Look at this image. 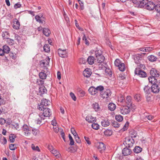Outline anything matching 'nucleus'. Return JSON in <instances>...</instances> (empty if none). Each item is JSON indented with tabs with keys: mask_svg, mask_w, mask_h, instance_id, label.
Wrapping results in <instances>:
<instances>
[{
	"mask_svg": "<svg viewBox=\"0 0 160 160\" xmlns=\"http://www.w3.org/2000/svg\"><path fill=\"white\" fill-rule=\"evenodd\" d=\"M141 2L145 4L146 8L149 10H152L155 8V4L152 2H149L146 3L145 1L143 0Z\"/></svg>",
	"mask_w": 160,
	"mask_h": 160,
	"instance_id": "obj_1",
	"label": "nucleus"
},
{
	"mask_svg": "<svg viewBox=\"0 0 160 160\" xmlns=\"http://www.w3.org/2000/svg\"><path fill=\"white\" fill-rule=\"evenodd\" d=\"M134 142V140L132 138H130L129 137H126L125 138L124 144L126 145V147H128L130 148L132 146Z\"/></svg>",
	"mask_w": 160,
	"mask_h": 160,
	"instance_id": "obj_2",
	"label": "nucleus"
},
{
	"mask_svg": "<svg viewBox=\"0 0 160 160\" xmlns=\"http://www.w3.org/2000/svg\"><path fill=\"white\" fill-rule=\"evenodd\" d=\"M111 92L110 90L107 89L104 90L103 91L100 92V96L103 98H107L111 96Z\"/></svg>",
	"mask_w": 160,
	"mask_h": 160,
	"instance_id": "obj_3",
	"label": "nucleus"
},
{
	"mask_svg": "<svg viewBox=\"0 0 160 160\" xmlns=\"http://www.w3.org/2000/svg\"><path fill=\"white\" fill-rule=\"evenodd\" d=\"M131 107L128 106H125L122 107L120 109L121 113L123 114H127L129 113L130 111Z\"/></svg>",
	"mask_w": 160,
	"mask_h": 160,
	"instance_id": "obj_4",
	"label": "nucleus"
},
{
	"mask_svg": "<svg viewBox=\"0 0 160 160\" xmlns=\"http://www.w3.org/2000/svg\"><path fill=\"white\" fill-rule=\"evenodd\" d=\"M40 113L44 118L47 117H49L52 114L50 109L47 108H44L42 112H40Z\"/></svg>",
	"mask_w": 160,
	"mask_h": 160,
	"instance_id": "obj_5",
	"label": "nucleus"
},
{
	"mask_svg": "<svg viewBox=\"0 0 160 160\" xmlns=\"http://www.w3.org/2000/svg\"><path fill=\"white\" fill-rule=\"evenodd\" d=\"M36 118L35 121L37 122V123L38 124H42L44 123L45 122L43 121L45 119V118L43 117L42 115L40 113L39 114H36L35 115Z\"/></svg>",
	"mask_w": 160,
	"mask_h": 160,
	"instance_id": "obj_6",
	"label": "nucleus"
},
{
	"mask_svg": "<svg viewBox=\"0 0 160 160\" xmlns=\"http://www.w3.org/2000/svg\"><path fill=\"white\" fill-rule=\"evenodd\" d=\"M133 59L135 62L137 64H140L141 62H143V60L141 56L139 54L135 55L133 56Z\"/></svg>",
	"mask_w": 160,
	"mask_h": 160,
	"instance_id": "obj_7",
	"label": "nucleus"
},
{
	"mask_svg": "<svg viewBox=\"0 0 160 160\" xmlns=\"http://www.w3.org/2000/svg\"><path fill=\"white\" fill-rule=\"evenodd\" d=\"M135 74L138 75L139 77L142 78L146 77L147 76L146 72L141 70H139L138 68H136L135 71Z\"/></svg>",
	"mask_w": 160,
	"mask_h": 160,
	"instance_id": "obj_8",
	"label": "nucleus"
},
{
	"mask_svg": "<svg viewBox=\"0 0 160 160\" xmlns=\"http://www.w3.org/2000/svg\"><path fill=\"white\" fill-rule=\"evenodd\" d=\"M58 55L60 57L63 58L68 57V52L66 50H62L59 48L58 49Z\"/></svg>",
	"mask_w": 160,
	"mask_h": 160,
	"instance_id": "obj_9",
	"label": "nucleus"
},
{
	"mask_svg": "<svg viewBox=\"0 0 160 160\" xmlns=\"http://www.w3.org/2000/svg\"><path fill=\"white\" fill-rule=\"evenodd\" d=\"M151 88L152 92L154 93H158L160 91L159 88L158 86L156 84L152 85Z\"/></svg>",
	"mask_w": 160,
	"mask_h": 160,
	"instance_id": "obj_10",
	"label": "nucleus"
},
{
	"mask_svg": "<svg viewBox=\"0 0 160 160\" xmlns=\"http://www.w3.org/2000/svg\"><path fill=\"white\" fill-rule=\"evenodd\" d=\"M126 102L128 106H130L131 108L134 109L135 106L134 105L132 104V98L131 96H127L126 98Z\"/></svg>",
	"mask_w": 160,
	"mask_h": 160,
	"instance_id": "obj_11",
	"label": "nucleus"
},
{
	"mask_svg": "<svg viewBox=\"0 0 160 160\" xmlns=\"http://www.w3.org/2000/svg\"><path fill=\"white\" fill-rule=\"evenodd\" d=\"M97 146L98 149L101 152L102 151H104L105 149L106 146L102 142L98 143Z\"/></svg>",
	"mask_w": 160,
	"mask_h": 160,
	"instance_id": "obj_12",
	"label": "nucleus"
},
{
	"mask_svg": "<svg viewBox=\"0 0 160 160\" xmlns=\"http://www.w3.org/2000/svg\"><path fill=\"white\" fill-rule=\"evenodd\" d=\"M50 59L48 57H47L45 59L42 60L40 62L41 65L42 67H46L49 64Z\"/></svg>",
	"mask_w": 160,
	"mask_h": 160,
	"instance_id": "obj_13",
	"label": "nucleus"
},
{
	"mask_svg": "<svg viewBox=\"0 0 160 160\" xmlns=\"http://www.w3.org/2000/svg\"><path fill=\"white\" fill-rule=\"evenodd\" d=\"M150 74L152 76L155 77H158L159 74L158 71L154 68H152L150 71Z\"/></svg>",
	"mask_w": 160,
	"mask_h": 160,
	"instance_id": "obj_14",
	"label": "nucleus"
},
{
	"mask_svg": "<svg viewBox=\"0 0 160 160\" xmlns=\"http://www.w3.org/2000/svg\"><path fill=\"white\" fill-rule=\"evenodd\" d=\"M131 152V150L126 147L123 149L122 151V154L125 156H128L130 155Z\"/></svg>",
	"mask_w": 160,
	"mask_h": 160,
	"instance_id": "obj_15",
	"label": "nucleus"
},
{
	"mask_svg": "<svg viewBox=\"0 0 160 160\" xmlns=\"http://www.w3.org/2000/svg\"><path fill=\"white\" fill-rule=\"evenodd\" d=\"M36 21L40 23H43V22H45V18L42 15L39 16L36 15L35 17Z\"/></svg>",
	"mask_w": 160,
	"mask_h": 160,
	"instance_id": "obj_16",
	"label": "nucleus"
},
{
	"mask_svg": "<svg viewBox=\"0 0 160 160\" xmlns=\"http://www.w3.org/2000/svg\"><path fill=\"white\" fill-rule=\"evenodd\" d=\"M101 125L103 127H107L110 125V122L107 118H104L101 122Z\"/></svg>",
	"mask_w": 160,
	"mask_h": 160,
	"instance_id": "obj_17",
	"label": "nucleus"
},
{
	"mask_svg": "<svg viewBox=\"0 0 160 160\" xmlns=\"http://www.w3.org/2000/svg\"><path fill=\"white\" fill-rule=\"evenodd\" d=\"M20 25V23L19 21L17 19H15L14 20L13 28L15 29H18L19 28Z\"/></svg>",
	"mask_w": 160,
	"mask_h": 160,
	"instance_id": "obj_18",
	"label": "nucleus"
},
{
	"mask_svg": "<svg viewBox=\"0 0 160 160\" xmlns=\"http://www.w3.org/2000/svg\"><path fill=\"white\" fill-rule=\"evenodd\" d=\"M91 74L92 72L90 70L88 69H85L83 72V74L84 76L87 78L90 77Z\"/></svg>",
	"mask_w": 160,
	"mask_h": 160,
	"instance_id": "obj_19",
	"label": "nucleus"
},
{
	"mask_svg": "<svg viewBox=\"0 0 160 160\" xmlns=\"http://www.w3.org/2000/svg\"><path fill=\"white\" fill-rule=\"evenodd\" d=\"M88 91L89 93L92 95H95L97 93L96 88L93 86L89 88Z\"/></svg>",
	"mask_w": 160,
	"mask_h": 160,
	"instance_id": "obj_20",
	"label": "nucleus"
},
{
	"mask_svg": "<svg viewBox=\"0 0 160 160\" xmlns=\"http://www.w3.org/2000/svg\"><path fill=\"white\" fill-rule=\"evenodd\" d=\"M51 152L57 158H60L61 156L60 153L55 149L51 151Z\"/></svg>",
	"mask_w": 160,
	"mask_h": 160,
	"instance_id": "obj_21",
	"label": "nucleus"
},
{
	"mask_svg": "<svg viewBox=\"0 0 160 160\" xmlns=\"http://www.w3.org/2000/svg\"><path fill=\"white\" fill-rule=\"evenodd\" d=\"M155 78V77L152 76L151 77H149L148 78L149 82L152 85L154 84H156V83L157 82V80Z\"/></svg>",
	"mask_w": 160,
	"mask_h": 160,
	"instance_id": "obj_22",
	"label": "nucleus"
},
{
	"mask_svg": "<svg viewBox=\"0 0 160 160\" xmlns=\"http://www.w3.org/2000/svg\"><path fill=\"white\" fill-rule=\"evenodd\" d=\"M99 65V68H101V69H105V72L106 73L110 75H111L112 74V72L110 69L109 68H106L105 67H102V65L100 64Z\"/></svg>",
	"mask_w": 160,
	"mask_h": 160,
	"instance_id": "obj_23",
	"label": "nucleus"
},
{
	"mask_svg": "<svg viewBox=\"0 0 160 160\" xmlns=\"http://www.w3.org/2000/svg\"><path fill=\"white\" fill-rule=\"evenodd\" d=\"M86 120L89 123H93L96 120V118L91 116H88L86 118Z\"/></svg>",
	"mask_w": 160,
	"mask_h": 160,
	"instance_id": "obj_24",
	"label": "nucleus"
},
{
	"mask_svg": "<svg viewBox=\"0 0 160 160\" xmlns=\"http://www.w3.org/2000/svg\"><path fill=\"white\" fill-rule=\"evenodd\" d=\"M92 106L95 111H98L100 109V106L98 103H93L92 104Z\"/></svg>",
	"mask_w": 160,
	"mask_h": 160,
	"instance_id": "obj_25",
	"label": "nucleus"
},
{
	"mask_svg": "<svg viewBox=\"0 0 160 160\" xmlns=\"http://www.w3.org/2000/svg\"><path fill=\"white\" fill-rule=\"evenodd\" d=\"M94 60H95V59L93 57L89 56L88 58L87 61L89 64L92 65L94 63Z\"/></svg>",
	"mask_w": 160,
	"mask_h": 160,
	"instance_id": "obj_26",
	"label": "nucleus"
},
{
	"mask_svg": "<svg viewBox=\"0 0 160 160\" xmlns=\"http://www.w3.org/2000/svg\"><path fill=\"white\" fill-rule=\"evenodd\" d=\"M108 108L111 111H113L116 108V106L113 103H110L108 105Z\"/></svg>",
	"mask_w": 160,
	"mask_h": 160,
	"instance_id": "obj_27",
	"label": "nucleus"
},
{
	"mask_svg": "<svg viewBox=\"0 0 160 160\" xmlns=\"http://www.w3.org/2000/svg\"><path fill=\"white\" fill-rule=\"evenodd\" d=\"M104 57L102 55L99 57V58H97L95 59V61L97 60L98 63H101L103 62L104 60Z\"/></svg>",
	"mask_w": 160,
	"mask_h": 160,
	"instance_id": "obj_28",
	"label": "nucleus"
},
{
	"mask_svg": "<svg viewBox=\"0 0 160 160\" xmlns=\"http://www.w3.org/2000/svg\"><path fill=\"white\" fill-rule=\"evenodd\" d=\"M150 89H151V88L150 87L148 86H145L143 88V90L145 93V95L150 93Z\"/></svg>",
	"mask_w": 160,
	"mask_h": 160,
	"instance_id": "obj_29",
	"label": "nucleus"
},
{
	"mask_svg": "<svg viewBox=\"0 0 160 160\" xmlns=\"http://www.w3.org/2000/svg\"><path fill=\"white\" fill-rule=\"evenodd\" d=\"M43 34L46 36L48 37L51 33L50 31L47 28H44L43 30Z\"/></svg>",
	"mask_w": 160,
	"mask_h": 160,
	"instance_id": "obj_30",
	"label": "nucleus"
},
{
	"mask_svg": "<svg viewBox=\"0 0 160 160\" xmlns=\"http://www.w3.org/2000/svg\"><path fill=\"white\" fill-rule=\"evenodd\" d=\"M142 151V148L139 146H137L133 149L134 152L136 153H139Z\"/></svg>",
	"mask_w": 160,
	"mask_h": 160,
	"instance_id": "obj_31",
	"label": "nucleus"
},
{
	"mask_svg": "<svg viewBox=\"0 0 160 160\" xmlns=\"http://www.w3.org/2000/svg\"><path fill=\"white\" fill-rule=\"evenodd\" d=\"M119 69L122 72L124 71L125 70V65L123 63H121L118 67Z\"/></svg>",
	"mask_w": 160,
	"mask_h": 160,
	"instance_id": "obj_32",
	"label": "nucleus"
},
{
	"mask_svg": "<svg viewBox=\"0 0 160 160\" xmlns=\"http://www.w3.org/2000/svg\"><path fill=\"white\" fill-rule=\"evenodd\" d=\"M49 102H48L46 99H43L41 101V103L42 104V105L46 107L49 104L48 103Z\"/></svg>",
	"mask_w": 160,
	"mask_h": 160,
	"instance_id": "obj_33",
	"label": "nucleus"
},
{
	"mask_svg": "<svg viewBox=\"0 0 160 160\" xmlns=\"http://www.w3.org/2000/svg\"><path fill=\"white\" fill-rule=\"evenodd\" d=\"M3 50L4 53H8L10 51V49L9 47L7 45H4L3 47Z\"/></svg>",
	"mask_w": 160,
	"mask_h": 160,
	"instance_id": "obj_34",
	"label": "nucleus"
},
{
	"mask_svg": "<svg viewBox=\"0 0 160 160\" xmlns=\"http://www.w3.org/2000/svg\"><path fill=\"white\" fill-rule=\"evenodd\" d=\"M11 126H12V128H14L16 130H19V125L18 123H16L14 122H12L11 125Z\"/></svg>",
	"mask_w": 160,
	"mask_h": 160,
	"instance_id": "obj_35",
	"label": "nucleus"
},
{
	"mask_svg": "<svg viewBox=\"0 0 160 160\" xmlns=\"http://www.w3.org/2000/svg\"><path fill=\"white\" fill-rule=\"evenodd\" d=\"M148 59L151 62H154L156 61L157 58L153 55H151L148 57Z\"/></svg>",
	"mask_w": 160,
	"mask_h": 160,
	"instance_id": "obj_36",
	"label": "nucleus"
},
{
	"mask_svg": "<svg viewBox=\"0 0 160 160\" xmlns=\"http://www.w3.org/2000/svg\"><path fill=\"white\" fill-rule=\"evenodd\" d=\"M39 92L42 94H43L44 93L46 92L47 90L46 88L43 86L40 87L39 88Z\"/></svg>",
	"mask_w": 160,
	"mask_h": 160,
	"instance_id": "obj_37",
	"label": "nucleus"
},
{
	"mask_svg": "<svg viewBox=\"0 0 160 160\" xmlns=\"http://www.w3.org/2000/svg\"><path fill=\"white\" fill-rule=\"evenodd\" d=\"M30 128L28 125L24 124L22 127V130L24 133L25 132H27L26 131H27Z\"/></svg>",
	"mask_w": 160,
	"mask_h": 160,
	"instance_id": "obj_38",
	"label": "nucleus"
},
{
	"mask_svg": "<svg viewBox=\"0 0 160 160\" xmlns=\"http://www.w3.org/2000/svg\"><path fill=\"white\" fill-rule=\"evenodd\" d=\"M92 127L95 130H98L99 128V125L97 123H93L92 124Z\"/></svg>",
	"mask_w": 160,
	"mask_h": 160,
	"instance_id": "obj_39",
	"label": "nucleus"
},
{
	"mask_svg": "<svg viewBox=\"0 0 160 160\" xmlns=\"http://www.w3.org/2000/svg\"><path fill=\"white\" fill-rule=\"evenodd\" d=\"M16 137V135L11 134L9 136V139L10 141L11 142H13L15 141V138Z\"/></svg>",
	"mask_w": 160,
	"mask_h": 160,
	"instance_id": "obj_40",
	"label": "nucleus"
},
{
	"mask_svg": "<svg viewBox=\"0 0 160 160\" xmlns=\"http://www.w3.org/2000/svg\"><path fill=\"white\" fill-rule=\"evenodd\" d=\"M39 75L40 78L42 79H45L47 76L46 74L42 72H40Z\"/></svg>",
	"mask_w": 160,
	"mask_h": 160,
	"instance_id": "obj_41",
	"label": "nucleus"
},
{
	"mask_svg": "<svg viewBox=\"0 0 160 160\" xmlns=\"http://www.w3.org/2000/svg\"><path fill=\"white\" fill-rule=\"evenodd\" d=\"M44 51L46 52H48L50 51V47L48 44H45L44 46Z\"/></svg>",
	"mask_w": 160,
	"mask_h": 160,
	"instance_id": "obj_42",
	"label": "nucleus"
},
{
	"mask_svg": "<svg viewBox=\"0 0 160 160\" xmlns=\"http://www.w3.org/2000/svg\"><path fill=\"white\" fill-rule=\"evenodd\" d=\"M31 133L34 135L36 136L39 134V132L38 130L36 129H33L31 130Z\"/></svg>",
	"mask_w": 160,
	"mask_h": 160,
	"instance_id": "obj_43",
	"label": "nucleus"
},
{
	"mask_svg": "<svg viewBox=\"0 0 160 160\" xmlns=\"http://www.w3.org/2000/svg\"><path fill=\"white\" fill-rule=\"evenodd\" d=\"M116 119L118 122H121L123 119V117L121 115H119L116 116Z\"/></svg>",
	"mask_w": 160,
	"mask_h": 160,
	"instance_id": "obj_44",
	"label": "nucleus"
},
{
	"mask_svg": "<svg viewBox=\"0 0 160 160\" xmlns=\"http://www.w3.org/2000/svg\"><path fill=\"white\" fill-rule=\"evenodd\" d=\"M134 99L137 102H139L141 101V95L139 94H137L135 95L134 96Z\"/></svg>",
	"mask_w": 160,
	"mask_h": 160,
	"instance_id": "obj_45",
	"label": "nucleus"
},
{
	"mask_svg": "<svg viewBox=\"0 0 160 160\" xmlns=\"http://www.w3.org/2000/svg\"><path fill=\"white\" fill-rule=\"evenodd\" d=\"M104 134L107 136H110L112 134V132L109 129H107L104 132Z\"/></svg>",
	"mask_w": 160,
	"mask_h": 160,
	"instance_id": "obj_46",
	"label": "nucleus"
},
{
	"mask_svg": "<svg viewBox=\"0 0 160 160\" xmlns=\"http://www.w3.org/2000/svg\"><path fill=\"white\" fill-rule=\"evenodd\" d=\"M17 145L15 144H11L9 145V148L11 150H14L17 148Z\"/></svg>",
	"mask_w": 160,
	"mask_h": 160,
	"instance_id": "obj_47",
	"label": "nucleus"
},
{
	"mask_svg": "<svg viewBox=\"0 0 160 160\" xmlns=\"http://www.w3.org/2000/svg\"><path fill=\"white\" fill-rule=\"evenodd\" d=\"M96 58H99L100 56L102 55V52L101 50H98L95 52Z\"/></svg>",
	"mask_w": 160,
	"mask_h": 160,
	"instance_id": "obj_48",
	"label": "nucleus"
},
{
	"mask_svg": "<svg viewBox=\"0 0 160 160\" xmlns=\"http://www.w3.org/2000/svg\"><path fill=\"white\" fill-rule=\"evenodd\" d=\"M96 88L97 92H98V91H100L101 92L103 91L104 90V87L103 86L101 85L97 87Z\"/></svg>",
	"mask_w": 160,
	"mask_h": 160,
	"instance_id": "obj_49",
	"label": "nucleus"
},
{
	"mask_svg": "<svg viewBox=\"0 0 160 160\" xmlns=\"http://www.w3.org/2000/svg\"><path fill=\"white\" fill-rule=\"evenodd\" d=\"M145 96L147 101L149 102L151 100L152 95L150 93L146 94Z\"/></svg>",
	"mask_w": 160,
	"mask_h": 160,
	"instance_id": "obj_50",
	"label": "nucleus"
},
{
	"mask_svg": "<svg viewBox=\"0 0 160 160\" xmlns=\"http://www.w3.org/2000/svg\"><path fill=\"white\" fill-rule=\"evenodd\" d=\"M112 125L114 128H118L120 126V124L116 121H113L112 123Z\"/></svg>",
	"mask_w": 160,
	"mask_h": 160,
	"instance_id": "obj_51",
	"label": "nucleus"
},
{
	"mask_svg": "<svg viewBox=\"0 0 160 160\" xmlns=\"http://www.w3.org/2000/svg\"><path fill=\"white\" fill-rule=\"evenodd\" d=\"M31 148L32 149L36 151H40V149L37 146L35 147V145L32 144L31 145Z\"/></svg>",
	"mask_w": 160,
	"mask_h": 160,
	"instance_id": "obj_52",
	"label": "nucleus"
},
{
	"mask_svg": "<svg viewBox=\"0 0 160 160\" xmlns=\"http://www.w3.org/2000/svg\"><path fill=\"white\" fill-rule=\"evenodd\" d=\"M69 140H70V144L71 145H73L74 144V142L73 139L72 138L70 134H69Z\"/></svg>",
	"mask_w": 160,
	"mask_h": 160,
	"instance_id": "obj_53",
	"label": "nucleus"
},
{
	"mask_svg": "<svg viewBox=\"0 0 160 160\" xmlns=\"http://www.w3.org/2000/svg\"><path fill=\"white\" fill-rule=\"evenodd\" d=\"M143 63V62H141L140 64H137L138 67H139V69H138L139 70L140 69H142L144 68L145 66Z\"/></svg>",
	"mask_w": 160,
	"mask_h": 160,
	"instance_id": "obj_54",
	"label": "nucleus"
},
{
	"mask_svg": "<svg viewBox=\"0 0 160 160\" xmlns=\"http://www.w3.org/2000/svg\"><path fill=\"white\" fill-rule=\"evenodd\" d=\"M71 131L72 134H73L74 137L78 135L76 132L75 130V129L73 128H72L71 129Z\"/></svg>",
	"mask_w": 160,
	"mask_h": 160,
	"instance_id": "obj_55",
	"label": "nucleus"
},
{
	"mask_svg": "<svg viewBox=\"0 0 160 160\" xmlns=\"http://www.w3.org/2000/svg\"><path fill=\"white\" fill-rule=\"evenodd\" d=\"M31 128L30 129L28 130L27 131H26L27 132H25L24 133V135L26 136H30V135L31 134Z\"/></svg>",
	"mask_w": 160,
	"mask_h": 160,
	"instance_id": "obj_56",
	"label": "nucleus"
},
{
	"mask_svg": "<svg viewBox=\"0 0 160 160\" xmlns=\"http://www.w3.org/2000/svg\"><path fill=\"white\" fill-rule=\"evenodd\" d=\"M83 36L82 38V39L83 41H84L85 43L86 44L89 45V43L88 41L87 38H86L85 35L84 34H83Z\"/></svg>",
	"mask_w": 160,
	"mask_h": 160,
	"instance_id": "obj_57",
	"label": "nucleus"
},
{
	"mask_svg": "<svg viewBox=\"0 0 160 160\" xmlns=\"http://www.w3.org/2000/svg\"><path fill=\"white\" fill-rule=\"evenodd\" d=\"M114 64L116 66L118 67L121 64L120 63V61L118 59H117L115 60L114 62Z\"/></svg>",
	"mask_w": 160,
	"mask_h": 160,
	"instance_id": "obj_58",
	"label": "nucleus"
},
{
	"mask_svg": "<svg viewBox=\"0 0 160 160\" xmlns=\"http://www.w3.org/2000/svg\"><path fill=\"white\" fill-rule=\"evenodd\" d=\"M44 106L43 105H42V104L41 103L40 105H39L38 106V108L41 111H43L44 110V108H44Z\"/></svg>",
	"mask_w": 160,
	"mask_h": 160,
	"instance_id": "obj_59",
	"label": "nucleus"
},
{
	"mask_svg": "<svg viewBox=\"0 0 160 160\" xmlns=\"http://www.w3.org/2000/svg\"><path fill=\"white\" fill-rule=\"evenodd\" d=\"M53 130L56 133L58 132L59 131V128L58 126L56 125L53 126Z\"/></svg>",
	"mask_w": 160,
	"mask_h": 160,
	"instance_id": "obj_60",
	"label": "nucleus"
},
{
	"mask_svg": "<svg viewBox=\"0 0 160 160\" xmlns=\"http://www.w3.org/2000/svg\"><path fill=\"white\" fill-rule=\"evenodd\" d=\"M75 139L77 143H80L81 142V141L80 140L79 137H78V135L76 136L75 137Z\"/></svg>",
	"mask_w": 160,
	"mask_h": 160,
	"instance_id": "obj_61",
	"label": "nucleus"
},
{
	"mask_svg": "<svg viewBox=\"0 0 160 160\" xmlns=\"http://www.w3.org/2000/svg\"><path fill=\"white\" fill-rule=\"evenodd\" d=\"M154 8L156 12H160V5L156 6Z\"/></svg>",
	"mask_w": 160,
	"mask_h": 160,
	"instance_id": "obj_62",
	"label": "nucleus"
},
{
	"mask_svg": "<svg viewBox=\"0 0 160 160\" xmlns=\"http://www.w3.org/2000/svg\"><path fill=\"white\" fill-rule=\"evenodd\" d=\"M70 95L72 98V99L74 101H76V98L74 94L72 92H71L70 93Z\"/></svg>",
	"mask_w": 160,
	"mask_h": 160,
	"instance_id": "obj_63",
	"label": "nucleus"
},
{
	"mask_svg": "<svg viewBox=\"0 0 160 160\" xmlns=\"http://www.w3.org/2000/svg\"><path fill=\"white\" fill-rule=\"evenodd\" d=\"M48 148L50 152L51 151L55 149L52 146L51 144H49L48 145Z\"/></svg>",
	"mask_w": 160,
	"mask_h": 160,
	"instance_id": "obj_64",
	"label": "nucleus"
}]
</instances>
